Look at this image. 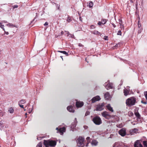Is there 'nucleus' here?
<instances>
[{
	"label": "nucleus",
	"mask_w": 147,
	"mask_h": 147,
	"mask_svg": "<svg viewBox=\"0 0 147 147\" xmlns=\"http://www.w3.org/2000/svg\"><path fill=\"white\" fill-rule=\"evenodd\" d=\"M44 144L46 147H49V146H53L56 145V142L55 141L44 140Z\"/></svg>",
	"instance_id": "f257e3e1"
},
{
	"label": "nucleus",
	"mask_w": 147,
	"mask_h": 147,
	"mask_svg": "<svg viewBox=\"0 0 147 147\" xmlns=\"http://www.w3.org/2000/svg\"><path fill=\"white\" fill-rule=\"evenodd\" d=\"M136 102V98L134 97H131L127 99L126 101V103L128 105L131 106L134 105Z\"/></svg>",
	"instance_id": "f03ea898"
},
{
	"label": "nucleus",
	"mask_w": 147,
	"mask_h": 147,
	"mask_svg": "<svg viewBox=\"0 0 147 147\" xmlns=\"http://www.w3.org/2000/svg\"><path fill=\"white\" fill-rule=\"evenodd\" d=\"M77 145L80 147H84V139L82 137H80L77 141Z\"/></svg>",
	"instance_id": "7ed1b4c3"
},
{
	"label": "nucleus",
	"mask_w": 147,
	"mask_h": 147,
	"mask_svg": "<svg viewBox=\"0 0 147 147\" xmlns=\"http://www.w3.org/2000/svg\"><path fill=\"white\" fill-rule=\"evenodd\" d=\"M94 123L96 125H99L102 123V121L100 118L98 116H96L92 119Z\"/></svg>",
	"instance_id": "20e7f679"
},
{
	"label": "nucleus",
	"mask_w": 147,
	"mask_h": 147,
	"mask_svg": "<svg viewBox=\"0 0 147 147\" xmlns=\"http://www.w3.org/2000/svg\"><path fill=\"white\" fill-rule=\"evenodd\" d=\"M105 104L104 102L100 103L96 106V111H101L104 109Z\"/></svg>",
	"instance_id": "39448f33"
},
{
	"label": "nucleus",
	"mask_w": 147,
	"mask_h": 147,
	"mask_svg": "<svg viewBox=\"0 0 147 147\" xmlns=\"http://www.w3.org/2000/svg\"><path fill=\"white\" fill-rule=\"evenodd\" d=\"M101 115L103 117L107 119H110L112 117L111 115H110L108 112L106 111L102 113Z\"/></svg>",
	"instance_id": "423d86ee"
},
{
	"label": "nucleus",
	"mask_w": 147,
	"mask_h": 147,
	"mask_svg": "<svg viewBox=\"0 0 147 147\" xmlns=\"http://www.w3.org/2000/svg\"><path fill=\"white\" fill-rule=\"evenodd\" d=\"M56 129L57 130V132L60 133L61 135H62L63 132L65 131V128L64 127L59 128L58 127H57Z\"/></svg>",
	"instance_id": "0eeeda50"
},
{
	"label": "nucleus",
	"mask_w": 147,
	"mask_h": 147,
	"mask_svg": "<svg viewBox=\"0 0 147 147\" xmlns=\"http://www.w3.org/2000/svg\"><path fill=\"white\" fill-rule=\"evenodd\" d=\"M105 86L107 90L111 89L113 88V84L111 83L106 82L105 84Z\"/></svg>",
	"instance_id": "6e6552de"
},
{
	"label": "nucleus",
	"mask_w": 147,
	"mask_h": 147,
	"mask_svg": "<svg viewBox=\"0 0 147 147\" xmlns=\"http://www.w3.org/2000/svg\"><path fill=\"white\" fill-rule=\"evenodd\" d=\"M101 99V98L99 96H96L93 97L91 100L92 102L94 103L97 101L100 100Z\"/></svg>",
	"instance_id": "1a4fd4ad"
},
{
	"label": "nucleus",
	"mask_w": 147,
	"mask_h": 147,
	"mask_svg": "<svg viewBox=\"0 0 147 147\" xmlns=\"http://www.w3.org/2000/svg\"><path fill=\"white\" fill-rule=\"evenodd\" d=\"M123 144L121 142H115L113 146V147H124Z\"/></svg>",
	"instance_id": "9d476101"
},
{
	"label": "nucleus",
	"mask_w": 147,
	"mask_h": 147,
	"mask_svg": "<svg viewBox=\"0 0 147 147\" xmlns=\"http://www.w3.org/2000/svg\"><path fill=\"white\" fill-rule=\"evenodd\" d=\"M134 147H143L139 140H137L135 142L134 144Z\"/></svg>",
	"instance_id": "9b49d317"
},
{
	"label": "nucleus",
	"mask_w": 147,
	"mask_h": 147,
	"mask_svg": "<svg viewBox=\"0 0 147 147\" xmlns=\"http://www.w3.org/2000/svg\"><path fill=\"white\" fill-rule=\"evenodd\" d=\"M119 134L122 136H124L126 135V130L124 128H122L119 131Z\"/></svg>",
	"instance_id": "f8f14e48"
},
{
	"label": "nucleus",
	"mask_w": 147,
	"mask_h": 147,
	"mask_svg": "<svg viewBox=\"0 0 147 147\" xmlns=\"http://www.w3.org/2000/svg\"><path fill=\"white\" fill-rule=\"evenodd\" d=\"M104 97L105 99L107 100H110L111 98V95L108 92H107L105 94Z\"/></svg>",
	"instance_id": "ddd939ff"
},
{
	"label": "nucleus",
	"mask_w": 147,
	"mask_h": 147,
	"mask_svg": "<svg viewBox=\"0 0 147 147\" xmlns=\"http://www.w3.org/2000/svg\"><path fill=\"white\" fill-rule=\"evenodd\" d=\"M84 105V102H76V105L77 107H80Z\"/></svg>",
	"instance_id": "4468645a"
},
{
	"label": "nucleus",
	"mask_w": 147,
	"mask_h": 147,
	"mask_svg": "<svg viewBox=\"0 0 147 147\" xmlns=\"http://www.w3.org/2000/svg\"><path fill=\"white\" fill-rule=\"evenodd\" d=\"M129 90L127 88H125L123 90V92L124 95L125 96H126L129 94H130L129 93Z\"/></svg>",
	"instance_id": "2eb2a0df"
},
{
	"label": "nucleus",
	"mask_w": 147,
	"mask_h": 147,
	"mask_svg": "<svg viewBox=\"0 0 147 147\" xmlns=\"http://www.w3.org/2000/svg\"><path fill=\"white\" fill-rule=\"evenodd\" d=\"M67 110L70 112L74 113V109L73 107L72 106L67 107Z\"/></svg>",
	"instance_id": "dca6fc26"
},
{
	"label": "nucleus",
	"mask_w": 147,
	"mask_h": 147,
	"mask_svg": "<svg viewBox=\"0 0 147 147\" xmlns=\"http://www.w3.org/2000/svg\"><path fill=\"white\" fill-rule=\"evenodd\" d=\"M106 107H107V109L109 111H110L112 112H113V108L111 106L110 104H108L107 105Z\"/></svg>",
	"instance_id": "f3484780"
},
{
	"label": "nucleus",
	"mask_w": 147,
	"mask_h": 147,
	"mask_svg": "<svg viewBox=\"0 0 147 147\" xmlns=\"http://www.w3.org/2000/svg\"><path fill=\"white\" fill-rule=\"evenodd\" d=\"M77 122V119L76 118L75 119V121L71 124V127L72 128H73L74 127H75L76 126V123Z\"/></svg>",
	"instance_id": "a211bd4d"
},
{
	"label": "nucleus",
	"mask_w": 147,
	"mask_h": 147,
	"mask_svg": "<svg viewBox=\"0 0 147 147\" xmlns=\"http://www.w3.org/2000/svg\"><path fill=\"white\" fill-rule=\"evenodd\" d=\"M92 33L94 34H98L99 35H101V34L98 31L96 30H94V31L92 32Z\"/></svg>",
	"instance_id": "6ab92c4d"
},
{
	"label": "nucleus",
	"mask_w": 147,
	"mask_h": 147,
	"mask_svg": "<svg viewBox=\"0 0 147 147\" xmlns=\"http://www.w3.org/2000/svg\"><path fill=\"white\" fill-rule=\"evenodd\" d=\"M98 142L96 140H93L92 141L91 144L92 146H96L97 145Z\"/></svg>",
	"instance_id": "aec40b11"
},
{
	"label": "nucleus",
	"mask_w": 147,
	"mask_h": 147,
	"mask_svg": "<svg viewBox=\"0 0 147 147\" xmlns=\"http://www.w3.org/2000/svg\"><path fill=\"white\" fill-rule=\"evenodd\" d=\"M6 26L9 27H16V26H14L13 24L11 23H8L6 24Z\"/></svg>",
	"instance_id": "412c9836"
},
{
	"label": "nucleus",
	"mask_w": 147,
	"mask_h": 147,
	"mask_svg": "<svg viewBox=\"0 0 147 147\" xmlns=\"http://www.w3.org/2000/svg\"><path fill=\"white\" fill-rule=\"evenodd\" d=\"M58 52L63 53V54L67 56H68V54L65 51H58Z\"/></svg>",
	"instance_id": "4be33fe9"
},
{
	"label": "nucleus",
	"mask_w": 147,
	"mask_h": 147,
	"mask_svg": "<svg viewBox=\"0 0 147 147\" xmlns=\"http://www.w3.org/2000/svg\"><path fill=\"white\" fill-rule=\"evenodd\" d=\"M26 102L25 100H21L19 103V105L20 104H23L25 103Z\"/></svg>",
	"instance_id": "5701e85b"
},
{
	"label": "nucleus",
	"mask_w": 147,
	"mask_h": 147,
	"mask_svg": "<svg viewBox=\"0 0 147 147\" xmlns=\"http://www.w3.org/2000/svg\"><path fill=\"white\" fill-rule=\"evenodd\" d=\"M138 28H142L141 27V24L140 23V19H139L138 20Z\"/></svg>",
	"instance_id": "b1692460"
},
{
	"label": "nucleus",
	"mask_w": 147,
	"mask_h": 147,
	"mask_svg": "<svg viewBox=\"0 0 147 147\" xmlns=\"http://www.w3.org/2000/svg\"><path fill=\"white\" fill-rule=\"evenodd\" d=\"M138 131V129L136 128H134L133 129H132L131 132V133H132V132L134 133H136Z\"/></svg>",
	"instance_id": "393cba45"
},
{
	"label": "nucleus",
	"mask_w": 147,
	"mask_h": 147,
	"mask_svg": "<svg viewBox=\"0 0 147 147\" xmlns=\"http://www.w3.org/2000/svg\"><path fill=\"white\" fill-rule=\"evenodd\" d=\"M101 22L102 24H104L106 23L107 20L105 19H103L101 20Z\"/></svg>",
	"instance_id": "a878e982"
},
{
	"label": "nucleus",
	"mask_w": 147,
	"mask_h": 147,
	"mask_svg": "<svg viewBox=\"0 0 147 147\" xmlns=\"http://www.w3.org/2000/svg\"><path fill=\"white\" fill-rule=\"evenodd\" d=\"M93 4L92 2L90 1L89 3V6L90 8L92 7L93 6Z\"/></svg>",
	"instance_id": "bb28decb"
},
{
	"label": "nucleus",
	"mask_w": 147,
	"mask_h": 147,
	"mask_svg": "<svg viewBox=\"0 0 147 147\" xmlns=\"http://www.w3.org/2000/svg\"><path fill=\"white\" fill-rule=\"evenodd\" d=\"M143 144L145 147H147V141H144L143 142Z\"/></svg>",
	"instance_id": "cd10ccee"
},
{
	"label": "nucleus",
	"mask_w": 147,
	"mask_h": 147,
	"mask_svg": "<svg viewBox=\"0 0 147 147\" xmlns=\"http://www.w3.org/2000/svg\"><path fill=\"white\" fill-rule=\"evenodd\" d=\"M90 138L89 137H87L86 138V140H87V141L88 142V143H87V145H86V146H88V145L89 143V142H90Z\"/></svg>",
	"instance_id": "c85d7f7f"
},
{
	"label": "nucleus",
	"mask_w": 147,
	"mask_h": 147,
	"mask_svg": "<svg viewBox=\"0 0 147 147\" xmlns=\"http://www.w3.org/2000/svg\"><path fill=\"white\" fill-rule=\"evenodd\" d=\"M36 147H42V143L41 142H39L36 146Z\"/></svg>",
	"instance_id": "c756f323"
},
{
	"label": "nucleus",
	"mask_w": 147,
	"mask_h": 147,
	"mask_svg": "<svg viewBox=\"0 0 147 147\" xmlns=\"http://www.w3.org/2000/svg\"><path fill=\"white\" fill-rule=\"evenodd\" d=\"M119 24L120 25V28L121 29V30H124V27L123 25H122V23H119Z\"/></svg>",
	"instance_id": "7c9ffc66"
},
{
	"label": "nucleus",
	"mask_w": 147,
	"mask_h": 147,
	"mask_svg": "<svg viewBox=\"0 0 147 147\" xmlns=\"http://www.w3.org/2000/svg\"><path fill=\"white\" fill-rule=\"evenodd\" d=\"M138 33L139 34L140 33L142 30V28H138Z\"/></svg>",
	"instance_id": "2f4dec72"
},
{
	"label": "nucleus",
	"mask_w": 147,
	"mask_h": 147,
	"mask_svg": "<svg viewBox=\"0 0 147 147\" xmlns=\"http://www.w3.org/2000/svg\"><path fill=\"white\" fill-rule=\"evenodd\" d=\"M9 111L10 113H12L13 112V110L12 108H10L9 109Z\"/></svg>",
	"instance_id": "473e14b6"
},
{
	"label": "nucleus",
	"mask_w": 147,
	"mask_h": 147,
	"mask_svg": "<svg viewBox=\"0 0 147 147\" xmlns=\"http://www.w3.org/2000/svg\"><path fill=\"white\" fill-rule=\"evenodd\" d=\"M90 114V111H87L85 115L86 116L88 115H89Z\"/></svg>",
	"instance_id": "72a5a7b5"
},
{
	"label": "nucleus",
	"mask_w": 147,
	"mask_h": 147,
	"mask_svg": "<svg viewBox=\"0 0 147 147\" xmlns=\"http://www.w3.org/2000/svg\"><path fill=\"white\" fill-rule=\"evenodd\" d=\"M145 96L146 97V99L147 100V91L144 92V93Z\"/></svg>",
	"instance_id": "f704fd0d"
},
{
	"label": "nucleus",
	"mask_w": 147,
	"mask_h": 147,
	"mask_svg": "<svg viewBox=\"0 0 147 147\" xmlns=\"http://www.w3.org/2000/svg\"><path fill=\"white\" fill-rule=\"evenodd\" d=\"M117 35H121V30H119L118 31V33H117Z\"/></svg>",
	"instance_id": "c9c22d12"
},
{
	"label": "nucleus",
	"mask_w": 147,
	"mask_h": 147,
	"mask_svg": "<svg viewBox=\"0 0 147 147\" xmlns=\"http://www.w3.org/2000/svg\"><path fill=\"white\" fill-rule=\"evenodd\" d=\"M121 45V43H118L115 46V48L116 47H118V46L120 47V45Z\"/></svg>",
	"instance_id": "e433bc0d"
},
{
	"label": "nucleus",
	"mask_w": 147,
	"mask_h": 147,
	"mask_svg": "<svg viewBox=\"0 0 147 147\" xmlns=\"http://www.w3.org/2000/svg\"><path fill=\"white\" fill-rule=\"evenodd\" d=\"M95 26H94L93 25H92L91 26H90V28L91 29H94L95 28Z\"/></svg>",
	"instance_id": "4c0bfd02"
},
{
	"label": "nucleus",
	"mask_w": 147,
	"mask_h": 147,
	"mask_svg": "<svg viewBox=\"0 0 147 147\" xmlns=\"http://www.w3.org/2000/svg\"><path fill=\"white\" fill-rule=\"evenodd\" d=\"M4 25L2 24V25H1V28L3 31H5V28L4 27Z\"/></svg>",
	"instance_id": "58836bf2"
},
{
	"label": "nucleus",
	"mask_w": 147,
	"mask_h": 147,
	"mask_svg": "<svg viewBox=\"0 0 147 147\" xmlns=\"http://www.w3.org/2000/svg\"><path fill=\"white\" fill-rule=\"evenodd\" d=\"M4 115V113L3 112H0V116L2 117Z\"/></svg>",
	"instance_id": "ea45409f"
},
{
	"label": "nucleus",
	"mask_w": 147,
	"mask_h": 147,
	"mask_svg": "<svg viewBox=\"0 0 147 147\" xmlns=\"http://www.w3.org/2000/svg\"><path fill=\"white\" fill-rule=\"evenodd\" d=\"M56 7L59 10V7L60 5L59 4L56 5Z\"/></svg>",
	"instance_id": "a19ab883"
},
{
	"label": "nucleus",
	"mask_w": 147,
	"mask_h": 147,
	"mask_svg": "<svg viewBox=\"0 0 147 147\" xmlns=\"http://www.w3.org/2000/svg\"><path fill=\"white\" fill-rule=\"evenodd\" d=\"M71 21V19L70 18H68L67 20V21L68 22H70Z\"/></svg>",
	"instance_id": "79ce46f5"
},
{
	"label": "nucleus",
	"mask_w": 147,
	"mask_h": 147,
	"mask_svg": "<svg viewBox=\"0 0 147 147\" xmlns=\"http://www.w3.org/2000/svg\"><path fill=\"white\" fill-rule=\"evenodd\" d=\"M135 115H136V116L137 117H139L140 116V115L139 113H135Z\"/></svg>",
	"instance_id": "37998d69"
},
{
	"label": "nucleus",
	"mask_w": 147,
	"mask_h": 147,
	"mask_svg": "<svg viewBox=\"0 0 147 147\" xmlns=\"http://www.w3.org/2000/svg\"><path fill=\"white\" fill-rule=\"evenodd\" d=\"M18 7V6L17 5H14L13 6V8L14 9V8H17Z\"/></svg>",
	"instance_id": "c03bdc74"
},
{
	"label": "nucleus",
	"mask_w": 147,
	"mask_h": 147,
	"mask_svg": "<svg viewBox=\"0 0 147 147\" xmlns=\"http://www.w3.org/2000/svg\"><path fill=\"white\" fill-rule=\"evenodd\" d=\"M48 23L47 22H46L44 24V26H46L48 25Z\"/></svg>",
	"instance_id": "a18cd8bd"
},
{
	"label": "nucleus",
	"mask_w": 147,
	"mask_h": 147,
	"mask_svg": "<svg viewBox=\"0 0 147 147\" xmlns=\"http://www.w3.org/2000/svg\"><path fill=\"white\" fill-rule=\"evenodd\" d=\"M4 31V33L6 34L7 35H8L9 34V32H6L5 30Z\"/></svg>",
	"instance_id": "49530a36"
},
{
	"label": "nucleus",
	"mask_w": 147,
	"mask_h": 147,
	"mask_svg": "<svg viewBox=\"0 0 147 147\" xmlns=\"http://www.w3.org/2000/svg\"><path fill=\"white\" fill-rule=\"evenodd\" d=\"M20 106L21 108H23L24 109V106L22 105L21 104H20V105H19Z\"/></svg>",
	"instance_id": "de8ad7c7"
},
{
	"label": "nucleus",
	"mask_w": 147,
	"mask_h": 147,
	"mask_svg": "<svg viewBox=\"0 0 147 147\" xmlns=\"http://www.w3.org/2000/svg\"><path fill=\"white\" fill-rule=\"evenodd\" d=\"M107 38L108 37L107 36H105L104 38L105 40H108Z\"/></svg>",
	"instance_id": "09e8293b"
},
{
	"label": "nucleus",
	"mask_w": 147,
	"mask_h": 147,
	"mask_svg": "<svg viewBox=\"0 0 147 147\" xmlns=\"http://www.w3.org/2000/svg\"><path fill=\"white\" fill-rule=\"evenodd\" d=\"M114 28H115L116 27V26L113 23H111Z\"/></svg>",
	"instance_id": "8fccbe9b"
},
{
	"label": "nucleus",
	"mask_w": 147,
	"mask_h": 147,
	"mask_svg": "<svg viewBox=\"0 0 147 147\" xmlns=\"http://www.w3.org/2000/svg\"><path fill=\"white\" fill-rule=\"evenodd\" d=\"M98 25H101V24H102V23L101 22H99L98 23Z\"/></svg>",
	"instance_id": "3c124183"
},
{
	"label": "nucleus",
	"mask_w": 147,
	"mask_h": 147,
	"mask_svg": "<svg viewBox=\"0 0 147 147\" xmlns=\"http://www.w3.org/2000/svg\"><path fill=\"white\" fill-rule=\"evenodd\" d=\"M2 23H7V22L6 20H3L2 21Z\"/></svg>",
	"instance_id": "603ef678"
},
{
	"label": "nucleus",
	"mask_w": 147,
	"mask_h": 147,
	"mask_svg": "<svg viewBox=\"0 0 147 147\" xmlns=\"http://www.w3.org/2000/svg\"><path fill=\"white\" fill-rule=\"evenodd\" d=\"M33 109V107H32L31 110L30 111H28V113H31L32 110Z\"/></svg>",
	"instance_id": "864d4df0"
},
{
	"label": "nucleus",
	"mask_w": 147,
	"mask_h": 147,
	"mask_svg": "<svg viewBox=\"0 0 147 147\" xmlns=\"http://www.w3.org/2000/svg\"><path fill=\"white\" fill-rule=\"evenodd\" d=\"M79 20H80V21L81 22H82V18H81V17H80V18H79Z\"/></svg>",
	"instance_id": "5fc2aeb1"
},
{
	"label": "nucleus",
	"mask_w": 147,
	"mask_h": 147,
	"mask_svg": "<svg viewBox=\"0 0 147 147\" xmlns=\"http://www.w3.org/2000/svg\"><path fill=\"white\" fill-rule=\"evenodd\" d=\"M141 102L142 103H143L144 104H146L147 103L146 102H143L142 101Z\"/></svg>",
	"instance_id": "6e6d98bb"
},
{
	"label": "nucleus",
	"mask_w": 147,
	"mask_h": 147,
	"mask_svg": "<svg viewBox=\"0 0 147 147\" xmlns=\"http://www.w3.org/2000/svg\"><path fill=\"white\" fill-rule=\"evenodd\" d=\"M78 46L80 47H82V44L79 43L78 45Z\"/></svg>",
	"instance_id": "4d7b16f0"
},
{
	"label": "nucleus",
	"mask_w": 147,
	"mask_h": 147,
	"mask_svg": "<svg viewBox=\"0 0 147 147\" xmlns=\"http://www.w3.org/2000/svg\"><path fill=\"white\" fill-rule=\"evenodd\" d=\"M65 32H66L67 33V34H68V35H67V36H69V32H66V31H65Z\"/></svg>",
	"instance_id": "13d9d810"
},
{
	"label": "nucleus",
	"mask_w": 147,
	"mask_h": 147,
	"mask_svg": "<svg viewBox=\"0 0 147 147\" xmlns=\"http://www.w3.org/2000/svg\"><path fill=\"white\" fill-rule=\"evenodd\" d=\"M119 23H122V20H121L120 19L119 20Z\"/></svg>",
	"instance_id": "bf43d9fd"
},
{
	"label": "nucleus",
	"mask_w": 147,
	"mask_h": 147,
	"mask_svg": "<svg viewBox=\"0 0 147 147\" xmlns=\"http://www.w3.org/2000/svg\"><path fill=\"white\" fill-rule=\"evenodd\" d=\"M2 23L0 22V27L1 28V25H2Z\"/></svg>",
	"instance_id": "052dcab7"
},
{
	"label": "nucleus",
	"mask_w": 147,
	"mask_h": 147,
	"mask_svg": "<svg viewBox=\"0 0 147 147\" xmlns=\"http://www.w3.org/2000/svg\"><path fill=\"white\" fill-rule=\"evenodd\" d=\"M84 127L85 128V129H86L88 127L87 126H84Z\"/></svg>",
	"instance_id": "680f3d73"
},
{
	"label": "nucleus",
	"mask_w": 147,
	"mask_h": 147,
	"mask_svg": "<svg viewBox=\"0 0 147 147\" xmlns=\"http://www.w3.org/2000/svg\"><path fill=\"white\" fill-rule=\"evenodd\" d=\"M63 33H64V32L63 31H61V35H63Z\"/></svg>",
	"instance_id": "e2e57ef3"
},
{
	"label": "nucleus",
	"mask_w": 147,
	"mask_h": 147,
	"mask_svg": "<svg viewBox=\"0 0 147 147\" xmlns=\"http://www.w3.org/2000/svg\"><path fill=\"white\" fill-rule=\"evenodd\" d=\"M61 58H62V60H63V57H62V56H61Z\"/></svg>",
	"instance_id": "0e129e2a"
},
{
	"label": "nucleus",
	"mask_w": 147,
	"mask_h": 147,
	"mask_svg": "<svg viewBox=\"0 0 147 147\" xmlns=\"http://www.w3.org/2000/svg\"><path fill=\"white\" fill-rule=\"evenodd\" d=\"M27 115V113H26L25 114V115H26V117H26V115Z\"/></svg>",
	"instance_id": "69168bd1"
},
{
	"label": "nucleus",
	"mask_w": 147,
	"mask_h": 147,
	"mask_svg": "<svg viewBox=\"0 0 147 147\" xmlns=\"http://www.w3.org/2000/svg\"><path fill=\"white\" fill-rule=\"evenodd\" d=\"M131 115H133V113H131Z\"/></svg>",
	"instance_id": "338daca9"
},
{
	"label": "nucleus",
	"mask_w": 147,
	"mask_h": 147,
	"mask_svg": "<svg viewBox=\"0 0 147 147\" xmlns=\"http://www.w3.org/2000/svg\"><path fill=\"white\" fill-rule=\"evenodd\" d=\"M37 139H38V140H39L38 138H37Z\"/></svg>",
	"instance_id": "774afa93"
}]
</instances>
